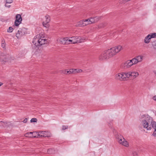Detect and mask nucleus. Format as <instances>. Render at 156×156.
Returning <instances> with one entry per match:
<instances>
[{
    "instance_id": "1",
    "label": "nucleus",
    "mask_w": 156,
    "mask_h": 156,
    "mask_svg": "<svg viewBox=\"0 0 156 156\" xmlns=\"http://www.w3.org/2000/svg\"><path fill=\"white\" fill-rule=\"evenodd\" d=\"M143 125L144 128L147 130H150L151 127L154 130L156 129V122L152 121V119L150 116L148 115L145 120L142 121Z\"/></svg>"
},
{
    "instance_id": "2",
    "label": "nucleus",
    "mask_w": 156,
    "mask_h": 156,
    "mask_svg": "<svg viewBox=\"0 0 156 156\" xmlns=\"http://www.w3.org/2000/svg\"><path fill=\"white\" fill-rule=\"evenodd\" d=\"M47 42V40L44 37L37 35L34 37L32 42L37 47L44 44L46 43Z\"/></svg>"
},
{
    "instance_id": "3",
    "label": "nucleus",
    "mask_w": 156,
    "mask_h": 156,
    "mask_svg": "<svg viewBox=\"0 0 156 156\" xmlns=\"http://www.w3.org/2000/svg\"><path fill=\"white\" fill-rule=\"evenodd\" d=\"M115 55V53L111 48L102 53L99 56V58L100 60H103L108 59Z\"/></svg>"
},
{
    "instance_id": "4",
    "label": "nucleus",
    "mask_w": 156,
    "mask_h": 156,
    "mask_svg": "<svg viewBox=\"0 0 156 156\" xmlns=\"http://www.w3.org/2000/svg\"><path fill=\"white\" fill-rule=\"evenodd\" d=\"M117 139L119 141V143L120 144L126 147H127L129 146V144L128 142L121 135H120V136H119Z\"/></svg>"
},
{
    "instance_id": "5",
    "label": "nucleus",
    "mask_w": 156,
    "mask_h": 156,
    "mask_svg": "<svg viewBox=\"0 0 156 156\" xmlns=\"http://www.w3.org/2000/svg\"><path fill=\"white\" fill-rule=\"evenodd\" d=\"M26 33V29L24 28H23L18 31L17 33L16 34V36L17 39H19Z\"/></svg>"
},
{
    "instance_id": "6",
    "label": "nucleus",
    "mask_w": 156,
    "mask_h": 156,
    "mask_svg": "<svg viewBox=\"0 0 156 156\" xmlns=\"http://www.w3.org/2000/svg\"><path fill=\"white\" fill-rule=\"evenodd\" d=\"M70 38L72 39V43L73 44L80 43L82 42L83 41V39L80 36H76L70 37Z\"/></svg>"
},
{
    "instance_id": "7",
    "label": "nucleus",
    "mask_w": 156,
    "mask_h": 156,
    "mask_svg": "<svg viewBox=\"0 0 156 156\" xmlns=\"http://www.w3.org/2000/svg\"><path fill=\"white\" fill-rule=\"evenodd\" d=\"M22 21V18L21 15L20 14L16 15L14 22L15 25L16 26H18L21 23Z\"/></svg>"
},
{
    "instance_id": "8",
    "label": "nucleus",
    "mask_w": 156,
    "mask_h": 156,
    "mask_svg": "<svg viewBox=\"0 0 156 156\" xmlns=\"http://www.w3.org/2000/svg\"><path fill=\"white\" fill-rule=\"evenodd\" d=\"M115 78L116 80L120 81H124V77L123 76V72L117 73L115 76Z\"/></svg>"
},
{
    "instance_id": "9",
    "label": "nucleus",
    "mask_w": 156,
    "mask_h": 156,
    "mask_svg": "<svg viewBox=\"0 0 156 156\" xmlns=\"http://www.w3.org/2000/svg\"><path fill=\"white\" fill-rule=\"evenodd\" d=\"M123 64L124 67L128 68L132 66L133 65V62H132V60H129L125 62Z\"/></svg>"
},
{
    "instance_id": "10",
    "label": "nucleus",
    "mask_w": 156,
    "mask_h": 156,
    "mask_svg": "<svg viewBox=\"0 0 156 156\" xmlns=\"http://www.w3.org/2000/svg\"><path fill=\"white\" fill-rule=\"evenodd\" d=\"M112 51H114L115 55L122 49V47L121 46L119 45L115 47L112 48Z\"/></svg>"
},
{
    "instance_id": "11",
    "label": "nucleus",
    "mask_w": 156,
    "mask_h": 156,
    "mask_svg": "<svg viewBox=\"0 0 156 156\" xmlns=\"http://www.w3.org/2000/svg\"><path fill=\"white\" fill-rule=\"evenodd\" d=\"M59 41L61 44H68V37L60 38Z\"/></svg>"
},
{
    "instance_id": "12",
    "label": "nucleus",
    "mask_w": 156,
    "mask_h": 156,
    "mask_svg": "<svg viewBox=\"0 0 156 156\" xmlns=\"http://www.w3.org/2000/svg\"><path fill=\"white\" fill-rule=\"evenodd\" d=\"M91 24L94 23L98 22L100 19V17L96 16L94 17H90Z\"/></svg>"
},
{
    "instance_id": "13",
    "label": "nucleus",
    "mask_w": 156,
    "mask_h": 156,
    "mask_svg": "<svg viewBox=\"0 0 156 156\" xmlns=\"http://www.w3.org/2000/svg\"><path fill=\"white\" fill-rule=\"evenodd\" d=\"M85 20H80L78 22V24L76 25V26L77 27H82V26H84L87 25V23H85Z\"/></svg>"
},
{
    "instance_id": "14",
    "label": "nucleus",
    "mask_w": 156,
    "mask_h": 156,
    "mask_svg": "<svg viewBox=\"0 0 156 156\" xmlns=\"http://www.w3.org/2000/svg\"><path fill=\"white\" fill-rule=\"evenodd\" d=\"M130 73V72H129L127 73L123 72V74L125 80H126V78H129L130 76H131V75Z\"/></svg>"
},
{
    "instance_id": "15",
    "label": "nucleus",
    "mask_w": 156,
    "mask_h": 156,
    "mask_svg": "<svg viewBox=\"0 0 156 156\" xmlns=\"http://www.w3.org/2000/svg\"><path fill=\"white\" fill-rule=\"evenodd\" d=\"M131 76H133V78L134 79L137 77L139 75L138 73L136 72H130Z\"/></svg>"
},
{
    "instance_id": "16",
    "label": "nucleus",
    "mask_w": 156,
    "mask_h": 156,
    "mask_svg": "<svg viewBox=\"0 0 156 156\" xmlns=\"http://www.w3.org/2000/svg\"><path fill=\"white\" fill-rule=\"evenodd\" d=\"M150 36V35L148 34L147 37H145L144 41L145 43L148 44L149 43L150 40L151 39Z\"/></svg>"
},
{
    "instance_id": "17",
    "label": "nucleus",
    "mask_w": 156,
    "mask_h": 156,
    "mask_svg": "<svg viewBox=\"0 0 156 156\" xmlns=\"http://www.w3.org/2000/svg\"><path fill=\"white\" fill-rule=\"evenodd\" d=\"M46 132L44 131H41L39 132V137H46L48 136L46 134Z\"/></svg>"
},
{
    "instance_id": "18",
    "label": "nucleus",
    "mask_w": 156,
    "mask_h": 156,
    "mask_svg": "<svg viewBox=\"0 0 156 156\" xmlns=\"http://www.w3.org/2000/svg\"><path fill=\"white\" fill-rule=\"evenodd\" d=\"M32 137H39V133L37 132H32Z\"/></svg>"
},
{
    "instance_id": "19",
    "label": "nucleus",
    "mask_w": 156,
    "mask_h": 156,
    "mask_svg": "<svg viewBox=\"0 0 156 156\" xmlns=\"http://www.w3.org/2000/svg\"><path fill=\"white\" fill-rule=\"evenodd\" d=\"M45 21H44L47 23H49L50 21V17L48 15H46L45 16Z\"/></svg>"
},
{
    "instance_id": "20",
    "label": "nucleus",
    "mask_w": 156,
    "mask_h": 156,
    "mask_svg": "<svg viewBox=\"0 0 156 156\" xmlns=\"http://www.w3.org/2000/svg\"><path fill=\"white\" fill-rule=\"evenodd\" d=\"M135 58L137 59V61H138V62L142 61L143 57L141 56H138L136 57Z\"/></svg>"
},
{
    "instance_id": "21",
    "label": "nucleus",
    "mask_w": 156,
    "mask_h": 156,
    "mask_svg": "<svg viewBox=\"0 0 156 156\" xmlns=\"http://www.w3.org/2000/svg\"><path fill=\"white\" fill-rule=\"evenodd\" d=\"M32 132H28L25 134V136L26 137H32Z\"/></svg>"
},
{
    "instance_id": "22",
    "label": "nucleus",
    "mask_w": 156,
    "mask_h": 156,
    "mask_svg": "<svg viewBox=\"0 0 156 156\" xmlns=\"http://www.w3.org/2000/svg\"><path fill=\"white\" fill-rule=\"evenodd\" d=\"M48 23H47L46 22L44 21L42 23V24L44 27H46V28H48L49 26V25L48 24Z\"/></svg>"
},
{
    "instance_id": "23",
    "label": "nucleus",
    "mask_w": 156,
    "mask_h": 156,
    "mask_svg": "<svg viewBox=\"0 0 156 156\" xmlns=\"http://www.w3.org/2000/svg\"><path fill=\"white\" fill-rule=\"evenodd\" d=\"M137 59L135 57L133 58L132 59L130 60H132V62H133V65L137 63H138V61H137Z\"/></svg>"
},
{
    "instance_id": "24",
    "label": "nucleus",
    "mask_w": 156,
    "mask_h": 156,
    "mask_svg": "<svg viewBox=\"0 0 156 156\" xmlns=\"http://www.w3.org/2000/svg\"><path fill=\"white\" fill-rule=\"evenodd\" d=\"M149 35H150V37L151 38L156 37V33H153L152 34H150Z\"/></svg>"
},
{
    "instance_id": "25",
    "label": "nucleus",
    "mask_w": 156,
    "mask_h": 156,
    "mask_svg": "<svg viewBox=\"0 0 156 156\" xmlns=\"http://www.w3.org/2000/svg\"><path fill=\"white\" fill-rule=\"evenodd\" d=\"M85 22H87V25H89V24H91V23H90L91 21H90V18H88L87 19H85Z\"/></svg>"
},
{
    "instance_id": "26",
    "label": "nucleus",
    "mask_w": 156,
    "mask_h": 156,
    "mask_svg": "<svg viewBox=\"0 0 156 156\" xmlns=\"http://www.w3.org/2000/svg\"><path fill=\"white\" fill-rule=\"evenodd\" d=\"M13 30V29L12 27H9V29L7 30V32H8L11 33L12 32Z\"/></svg>"
},
{
    "instance_id": "27",
    "label": "nucleus",
    "mask_w": 156,
    "mask_h": 156,
    "mask_svg": "<svg viewBox=\"0 0 156 156\" xmlns=\"http://www.w3.org/2000/svg\"><path fill=\"white\" fill-rule=\"evenodd\" d=\"M68 44H73V41H72V39H69V38L68 37Z\"/></svg>"
},
{
    "instance_id": "28",
    "label": "nucleus",
    "mask_w": 156,
    "mask_h": 156,
    "mask_svg": "<svg viewBox=\"0 0 156 156\" xmlns=\"http://www.w3.org/2000/svg\"><path fill=\"white\" fill-rule=\"evenodd\" d=\"M64 73L66 74H70L71 73V72H70V70L69 71L67 70V69H66L64 71Z\"/></svg>"
},
{
    "instance_id": "29",
    "label": "nucleus",
    "mask_w": 156,
    "mask_h": 156,
    "mask_svg": "<svg viewBox=\"0 0 156 156\" xmlns=\"http://www.w3.org/2000/svg\"><path fill=\"white\" fill-rule=\"evenodd\" d=\"M37 119L36 118H32L30 120L31 122H36L37 121Z\"/></svg>"
},
{
    "instance_id": "30",
    "label": "nucleus",
    "mask_w": 156,
    "mask_h": 156,
    "mask_svg": "<svg viewBox=\"0 0 156 156\" xmlns=\"http://www.w3.org/2000/svg\"><path fill=\"white\" fill-rule=\"evenodd\" d=\"M68 128V126H62V130H65Z\"/></svg>"
},
{
    "instance_id": "31",
    "label": "nucleus",
    "mask_w": 156,
    "mask_h": 156,
    "mask_svg": "<svg viewBox=\"0 0 156 156\" xmlns=\"http://www.w3.org/2000/svg\"><path fill=\"white\" fill-rule=\"evenodd\" d=\"M133 156H138L137 153L136 151H133Z\"/></svg>"
},
{
    "instance_id": "32",
    "label": "nucleus",
    "mask_w": 156,
    "mask_h": 156,
    "mask_svg": "<svg viewBox=\"0 0 156 156\" xmlns=\"http://www.w3.org/2000/svg\"><path fill=\"white\" fill-rule=\"evenodd\" d=\"M0 123H1V124H2V125L3 126L6 125L7 124L6 122H3L2 121L0 122Z\"/></svg>"
},
{
    "instance_id": "33",
    "label": "nucleus",
    "mask_w": 156,
    "mask_h": 156,
    "mask_svg": "<svg viewBox=\"0 0 156 156\" xmlns=\"http://www.w3.org/2000/svg\"><path fill=\"white\" fill-rule=\"evenodd\" d=\"M2 47L3 48H5V42L2 43L1 45Z\"/></svg>"
},
{
    "instance_id": "34",
    "label": "nucleus",
    "mask_w": 156,
    "mask_h": 156,
    "mask_svg": "<svg viewBox=\"0 0 156 156\" xmlns=\"http://www.w3.org/2000/svg\"><path fill=\"white\" fill-rule=\"evenodd\" d=\"M13 0H6L7 3H11L12 2Z\"/></svg>"
},
{
    "instance_id": "35",
    "label": "nucleus",
    "mask_w": 156,
    "mask_h": 156,
    "mask_svg": "<svg viewBox=\"0 0 156 156\" xmlns=\"http://www.w3.org/2000/svg\"><path fill=\"white\" fill-rule=\"evenodd\" d=\"M74 69H70V72H71V73H74Z\"/></svg>"
},
{
    "instance_id": "36",
    "label": "nucleus",
    "mask_w": 156,
    "mask_h": 156,
    "mask_svg": "<svg viewBox=\"0 0 156 156\" xmlns=\"http://www.w3.org/2000/svg\"><path fill=\"white\" fill-rule=\"evenodd\" d=\"M27 118H25L24 120L23 121V122L24 123H26L27 122Z\"/></svg>"
},
{
    "instance_id": "37",
    "label": "nucleus",
    "mask_w": 156,
    "mask_h": 156,
    "mask_svg": "<svg viewBox=\"0 0 156 156\" xmlns=\"http://www.w3.org/2000/svg\"><path fill=\"white\" fill-rule=\"evenodd\" d=\"M78 73H80L82 72V70L81 69H77Z\"/></svg>"
},
{
    "instance_id": "38",
    "label": "nucleus",
    "mask_w": 156,
    "mask_h": 156,
    "mask_svg": "<svg viewBox=\"0 0 156 156\" xmlns=\"http://www.w3.org/2000/svg\"><path fill=\"white\" fill-rule=\"evenodd\" d=\"M8 3H7L5 4V7H7L8 8H10V5H7Z\"/></svg>"
},
{
    "instance_id": "39",
    "label": "nucleus",
    "mask_w": 156,
    "mask_h": 156,
    "mask_svg": "<svg viewBox=\"0 0 156 156\" xmlns=\"http://www.w3.org/2000/svg\"><path fill=\"white\" fill-rule=\"evenodd\" d=\"M74 73H77L78 72H77V69H74Z\"/></svg>"
},
{
    "instance_id": "40",
    "label": "nucleus",
    "mask_w": 156,
    "mask_h": 156,
    "mask_svg": "<svg viewBox=\"0 0 156 156\" xmlns=\"http://www.w3.org/2000/svg\"><path fill=\"white\" fill-rule=\"evenodd\" d=\"M101 25H102L101 24H100V25H99V27H100V28H101V27H104V26H101Z\"/></svg>"
},
{
    "instance_id": "41",
    "label": "nucleus",
    "mask_w": 156,
    "mask_h": 156,
    "mask_svg": "<svg viewBox=\"0 0 156 156\" xmlns=\"http://www.w3.org/2000/svg\"><path fill=\"white\" fill-rule=\"evenodd\" d=\"M153 98L154 100L156 101V96H154Z\"/></svg>"
},
{
    "instance_id": "42",
    "label": "nucleus",
    "mask_w": 156,
    "mask_h": 156,
    "mask_svg": "<svg viewBox=\"0 0 156 156\" xmlns=\"http://www.w3.org/2000/svg\"><path fill=\"white\" fill-rule=\"evenodd\" d=\"M153 72L155 74V76H156V71L154 70L153 71Z\"/></svg>"
},
{
    "instance_id": "43",
    "label": "nucleus",
    "mask_w": 156,
    "mask_h": 156,
    "mask_svg": "<svg viewBox=\"0 0 156 156\" xmlns=\"http://www.w3.org/2000/svg\"><path fill=\"white\" fill-rule=\"evenodd\" d=\"M3 61H4L5 62H6V59H4L2 60Z\"/></svg>"
},
{
    "instance_id": "44",
    "label": "nucleus",
    "mask_w": 156,
    "mask_h": 156,
    "mask_svg": "<svg viewBox=\"0 0 156 156\" xmlns=\"http://www.w3.org/2000/svg\"><path fill=\"white\" fill-rule=\"evenodd\" d=\"M50 150V149L48 150V152Z\"/></svg>"
},
{
    "instance_id": "45",
    "label": "nucleus",
    "mask_w": 156,
    "mask_h": 156,
    "mask_svg": "<svg viewBox=\"0 0 156 156\" xmlns=\"http://www.w3.org/2000/svg\"><path fill=\"white\" fill-rule=\"evenodd\" d=\"M85 22V23H87V22Z\"/></svg>"
}]
</instances>
